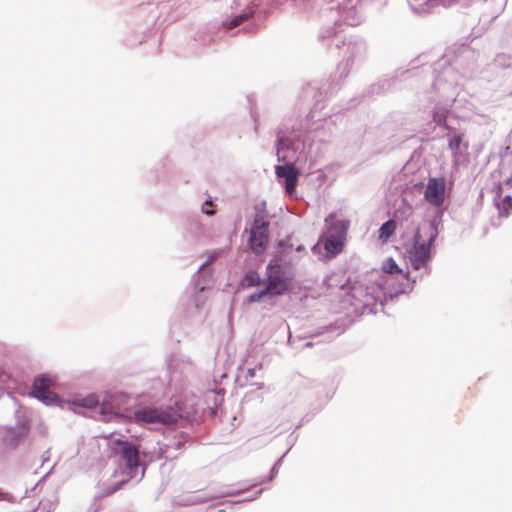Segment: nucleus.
<instances>
[{
  "mask_svg": "<svg viewBox=\"0 0 512 512\" xmlns=\"http://www.w3.org/2000/svg\"><path fill=\"white\" fill-rule=\"evenodd\" d=\"M412 208L403 205L395 212V219L384 222L379 229V238L387 240L390 238L399 223L403 229L401 236L403 246L408 254L409 262L414 270L425 268L429 273L428 261L431 258V246L438 236L437 224L430 221L422 227L418 226L412 219Z\"/></svg>",
  "mask_w": 512,
  "mask_h": 512,
  "instance_id": "nucleus-1",
  "label": "nucleus"
},
{
  "mask_svg": "<svg viewBox=\"0 0 512 512\" xmlns=\"http://www.w3.org/2000/svg\"><path fill=\"white\" fill-rule=\"evenodd\" d=\"M304 144L299 138V134L294 130L288 131L281 126L277 130L276 154L279 162L283 165L275 167L276 176L284 180L285 190L292 194L298 183L299 171L294 162L298 160L297 152Z\"/></svg>",
  "mask_w": 512,
  "mask_h": 512,
  "instance_id": "nucleus-2",
  "label": "nucleus"
},
{
  "mask_svg": "<svg viewBox=\"0 0 512 512\" xmlns=\"http://www.w3.org/2000/svg\"><path fill=\"white\" fill-rule=\"evenodd\" d=\"M448 70L443 72L442 76L436 78L433 83V90L438 95L437 103L435 104L432 116L433 121L439 127H443L447 131H454L452 124L451 107L456 99L455 87H452L446 79Z\"/></svg>",
  "mask_w": 512,
  "mask_h": 512,
  "instance_id": "nucleus-3",
  "label": "nucleus"
},
{
  "mask_svg": "<svg viewBox=\"0 0 512 512\" xmlns=\"http://www.w3.org/2000/svg\"><path fill=\"white\" fill-rule=\"evenodd\" d=\"M112 449L118 456V463L123 473L136 481L142 479L145 469L140 468V445L118 439L114 441Z\"/></svg>",
  "mask_w": 512,
  "mask_h": 512,
  "instance_id": "nucleus-4",
  "label": "nucleus"
},
{
  "mask_svg": "<svg viewBox=\"0 0 512 512\" xmlns=\"http://www.w3.org/2000/svg\"><path fill=\"white\" fill-rule=\"evenodd\" d=\"M132 421L141 426L147 425H178L186 421L177 410L172 407L156 408L142 407L136 409L129 416Z\"/></svg>",
  "mask_w": 512,
  "mask_h": 512,
  "instance_id": "nucleus-5",
  "label": "nucleus"
},
{
  "mask_svg": "<svg viewBox=\"0 0 512 512\" xmlns=\"http://www.w3.org/2000/svg\"><path fill=\"white\" fill-rule=\"evenodd\" d=\"M254 218L249 231V247L255 254L265 251L269 240V221L265 203L254 206Z\"/></svg>",
  "mask_w": 512,
  "mask_h": 512,
  "instance_id": "nucleus-6",
  "label": "nucleus"
},
{
  "mask_svg": "<svg viewBox=\"0 0 512 512\" xmlns=\"http://www.w3.org/2000/svg\"><path fill=\"white\" fill-rule=\"evenodd\" d=\"M319 37L321 39H329L331 38V43L336 47L340 48V44L342 43L346 46L347 56V64L362 62L366 59L367 56V43L365 40L361 38H353L345 44L342 41V36L338 34L336 27H328L320 32Z\"/></svg>",
  "mask_w": 512,
  "mask_h": 512,
  "instance_id": "nucleus-7",
  "label": "nucleus"
},
{
  "mask_svg": "<svg viewBox=\"0 0 512 512\" xmlns=\"http://www.w3.org/2000/svg\"><path fill=\"white\" fill-rule=\"evenodd\" d=\"M29 431L30 420L18 413L16 425L5 429L3 443L9 448H16L27 437Z\"/></svg>",
  "mask_w": 512,
  "mask_h": 512,
  "instance_id": "nucleus-8",
  "label": "nucleus"
},
{
  "mask_svg": "<svg viewBox=\"0 0 512 512\" xmlns=\"http://www.w3.org/2000/svg\"><path fill=\"white\" fill-rule=\"evenodd\" d=\"M51 385L52 379L50 377L46 375L37 376L32 385L33 396L46 405H57L59 398L56 393L49 390Z\"/></svg>",
  "mask_w": 512,
  "mask_h": 512,
  "instance_id": "nucleus-9",
  "label": "nucleus"
},
{
  "mask_svg": "<svg viewBox=\"0 0 512 512\" xmlns=\"http://www.w3.org/2000/svg\"><path fill=\"white\" fill-rule=\"evenodd\" d=\"M425 200L434 207H440L445 200V179L429 178L425 191Z\"/></svg>",
  "mask_w": 512,
  "mask_h": 512,
  "instance_id": "nucleus-10",
  "label": "nucleus"
},
{
  "mask_svg": "<svg viewBox=\"0 0 512 512\" xmlns=\"http://www.w3.org/2000/svg\"><path fill=\"white\" fill-rule=\"evenodd\" d=\"M73 406L87 409L99 408V412L102 415V419L104 421H112L114 418L119 416V412L114 410L112 407L105 404L100 405L97 396L94 394L76 399L73 401Z\"/></svg>",
  "mask_w": 512,
  "mask_h": 512,
  "instance_id": "nucleus-11",
  "label": "nucleus"
},
{
  "mask_svg": "<svg viewBox=\"0 0 512 512\" xmlns=\"http://www.w3.org/2000/svg\"><path fill=\"white\" fill-rule=\"evenodd\" d=\"M454 0H425L421 3L409 2V8L417 16H427L434 13H439L440 9L451 8V3Z\"/></svg>",
  "mask_w": 512,
  "mask_h": 512,
  "instance_id": "nucleus-12",
  "label": "nucleus"
},
{
  "mask_svg": "<svg viewBox=\"0 0 512 512\" xmlns=\"http://www.w3.org/2000/svg\"><path fill=\"white\" fill-rule=\"evenodd\" d=\"M265 289L270 296H280L288 290L287 280L279 268L268 274Z\"/></svg>",
  "mask_w": 512,
  "mask_h": 512,
  "instance_id": "nucleus-13",
  "label": "nucleus"
},
{
  "mask_svg": "<svg viewBox=\"0 0 512 512\" xmlns=\"http://www.w3.org/2000/svg\"><path fill=\"white\" fill-rule=\"evenodd\" d=\"M325 226L327 227L328 236L346 240L350 222L346 219L339 220L335 214H330L325 219Z\"/></svg>",
  "mask_w": 512,
  "mask_h": 512,
  "instance_id": "nucleus-14",
  "label": "nucleus"
},
{
  "mask_svg": "<svg viewBox=\"0 0 512 512\" xmlns=\"http://www.w3.org/2000/svg\"><path fill=\"white\" fill-rule=\"evenodd\" d=\"M333 90L334 87H332L330 84L328 86L326 84H323L322 86L319 87L314 86L312 84H308L306 87H304L305 96H313V98H315V103L311 111L312 118H314V114L317 110H321L323 108V105L321 104L322 99L326 97L329 93H332Z\"/></svg>",
  "mask_w": 512,
  "mask_h": 512,
  "instance_id": "nucleus-15",
  "label": "nucleus"
},
{
  "mask_svg": "<svg viewBox=\"0 0 512 512\" xmlns=\"http://www.w3.org/2000/svg\"><path fill=\"white\" fill-rule=\"evenodd\" d=\"M225 391L223 388L209 389L205 393V402L212 409L213 413L223 403Z\"/></svg>",
  "mask_w": 512,
  "mask_h": 512,
  "instance_id": "nucleus-16",
  "label": "nucleus"
},
{
  "mask_svg": "<svg viewBox=\"0 0 512 512\" xmlns=\"http://www.w3.org/2000/svg\"><path fill=\"white\" fill-rule=\"evenodd\" d=\"M346 327L343 321H336L322 328L318 335H327L326 340L330 341L335 337L341 335Z\"/></svg>",
  "mask_w": 512,
  "mask_h": 512,
  "instance_id": "nucleus-17",
  "label": "nucleus"
},
{
  "mask_svg": "<svg viewBox=\"0 0 512 512\" xmlns=\"http://www.w3.org/2000/svg\"><path fill=\"white\" fill-rule=\"evenodd\" d=\"M344 244L345 240L327 235L324 241V248L331 256H336L342 252Z\"/></svg>",
  "mask_w": 512,
  "mask_h": 512,
  "instance_id": "nucleus-18",
  "label": "nucleus"
},
{
  "mask_svg": "<svg viewBox=\"0 0 512 512\" xmlns=\"http://www.w3.org/2000/svg\"><path fill=\"white\" fill-rule=\"evenodd\" d=\"M498 198H501V193L497 192V195L494 199L495 205L499 211L500 216H508L512 213V197L510 195H505L499 201Z\"/></svg>",
  "mask_w": 512,
  "mask_h": 512,
  "instance_id": "nucleus-19",
  "label": "nucleus"
},
{
  "mask_svg": "<svg viewBox=\"0 0 512 512\" xmlns=\"http://www.w3.org/2000/svg\"><path fill=\"white\" fill-rule=\"evenodd\" d=\"M447 136L449 149L454 153L459 152L463 133L454 126V131H448Z\"/></svg>",
  "mask_w": 512,
  "mask_h": 512,
  "instance_id": "nucleus-20",
  "label": "nucleus"
},
{
  "mask_svg": "<svg viewBox=\"0 0 512 512\" xmlns=\"http://www.w3.org/2000/svg\"><path fill=\"white\" fill-rule=\"evenodd\" d=\"M405 279L407 280L406 283H400L397 287L393 288L389 291V297L392 299L394 296H397L399 294L409 293L413 289V284L416 282V280H412L410 282L409 273L404 274Z\"/></svg>",
  "mask_w": 512,
  "mask_h": 512,
  "instance_id": "nucleus-21",
  "label": "nucleus"
},
{
  "mask_svg": "<svg viewBox=\"0 0 512 512\" xmlns=\"http://www.w3.org/2000/svg\"><path fill=\"white\" fill-rule=\"evenodd\" d=\"M262 279L256 271H248L245 273L242 281L244 287H255L262 284Z\"/></svg>",
  "mask_w": 512,
  "mask_h": 512,
  "instance_id": "nucleus-22",
  "label": "nucleus"
},
{
  "mask_svg": "<svg viewBox=\"0 0 512 512\" xmlns=\"http://www.w3.org/2000/svg\"><path fill=\"white\" fill-rule=\"evenodd\" d=\"M210 262V260L204 262L198 269V271L194 275V282H195V289L199 292L203 291L205 289V284L207 283V277L203 273L201 274V271L204 269V267Z\"/></svg>",
  "mask_w": 512,
  "mask_h": 512,
  "instance_id": "nucleus-23",
  "label": "nucleus"
},
{
  "mask_svg": "<svg viewBox=\"0 0 512 512\" xmlns=\"http://www.w3.org/2000/svg\"><path fill=\"white\" fill-rule=\"evenodd\" d=\"M253 15V12L251 10L245 11L237 16H235L233 19L228 21L226 23L227 29H233L239 25H241L243 22L248 20Z\"/></svg>",
  "mask_w": 512,
  "mask_h": 512,
  "instance_id": "nucleus-24",
  "label": "nucleus"
},
{
  "mask_svg": "<svg viewBox=\"0 0 512 512\" xmlns=\"http://www.w3.org/2000/svg\"><path fill=\"white\" fill-rule=\"evenodd\" d=\"M382 270L386 274H401L403 271L393 258H388L382 265Z\"/></svg>",
  "mask_w": 512,
  "mask_h": 512,
  "instance_id": "nucleus-25",
  "label": "nucleus"
},
{
  "mask_svg": "<svg viewBox=\"0 0 512 512\" xmlns=\"http://www.w3.org/2000/svg\"><path fill=\"white\" fill-rule=\"evenodd\" d=\"M495 63L503 68L512 67V56L505 53L497 54L495 57Z\"/></svg>",
  "mask_w": 512,
  "mask_h": 512,
  "instance_id": "nucleus-26",
  "label": "nucleus"
},
{
  "mask_svg": "<svg viewBox=\"0 0 512 512\" xmlns=\"http://www.w3.org/2000/svg\"><path fill=\"white\" fill-rule=\"evenodd\" d=\"M267 296H270V295L266 291V289L264 288V289H262L260 291H257V292H254V293L250 294L247 297V299H246V303L251 304V303L260 302V301H262Z\"/></svg>",
  "mask_w": 512,
  "mask_h": 512,
  "instance_id": "nucleus-27",
  "label": "nucleus"
},
{
  "mask_svg": "<svg viewBox=\"0 0 512 512\" xmlns=\"http://www.w3.org/2000/svg\"><path fill=\"white\" fill-rule=\"evenodd\" d=\"M285 454H283L276 462L275 464L272 466L271 470H270V475L268 477V481H272L278 474V471H279V467L282 463V460L284 458Z\"/></svg>",
  "mask_w": 512,
  "mask_h": 512,
  "instance_id": "nucleus-28",
  "label": "nucleus"
},
{
  "mask_svg": "<svg viewBox=\"0 0 512 512\" xmlns=\"http://www.w3.org/2000/svg\"><path fill=\"white\" fill-rule=\"evenodd\" d=\"M0 501H5L8 503H16V497L13 494H11L9 492H5L2 489H0Z\"/></svg>",
  "mask_w": 512,
  "mask_h": 512,
  "instance_id": "nucleus-29",
  "label": "nucleus"
},
{
  "mask_svg": "<svg viewBox=\"0 0 512 512\" xmlns=\"http://www.w3.org/2000/svg\"><path fill=\"white\" fill-rule=\"evenodd\" d=\"M474 0H454L453 3H451V8L455 6H459L461 8H468Z\"/></svg>",
  "mask_w": 512,
  "mask_h": 512,
  "instance_id": "nucleus-30",
  "label": "nucleus"
},
{
  "mask_svg": "<svg viewBox=\"0 0 512 512\" xmlns=\"http://www.w3.org/2000/svg\"><path fill=\"white\" fill-rule=\"evenodd\" d=\"M476 70V64L473 62L463 70L464 77H471Z\"/></svg>",
  "mask_w": 512,
  "mask_h": 512,
  "instance_id": "nucleus-31",
  "label": "nucleus"
},
{
  "mask_svg": "<svg viewBox=\"0 0 512 512\" xmlns=\"http://www.w3.org/2000/svg\"><path fill=\"white\" fill-rule=\"evenodd\" d=\"M182 445H183V441L178 439V440H174L170 443L165 444V447L166 448L174 447L175 449H181Z\"/></svg>",
  "mask_w": 512,
  "mask_h": 512,
  "instance_id": "nucleus-32",
  "label": "nucleus"
},
{
  "mask_svg": "<svg viewBox=\"0 0 512 512\" xmlns=\"http://www.w3.org/2000/svg\"><path fill=\"white\" fill-rule=\"evenodd\" d=\"M212 202L210 200H206L205 203H204V206L202 207V212L208 216H211L214 214V210H210V208H205V206L207 205H211Z\"/></svg>",
  "mask_w": 512,
  "mask_h": 512,
  "instance_id": "nucleus-33",
  "label": "nucleus"
},
{
  "mask_svg": "<svg viewBox=\"0 0 512 512\" xmlns=\"http://www.w3.org/2000/svg\"><path fill=\"white\" fill-rule=\"evenodd\" d=\"M473 55V52L469 48H464L462 51V56L465 58H469Z\"/></svg>",
  "mask_w": 512,
  "mask_h": 512,
  "instance_id": "nucleus-34",
  "label": "nucleus"
},
{
  "mask_svg": "<svg viewBox=\"0 0 512 512\" xmlns=\"http://www.w3.org/2000/svg\"><path fill=\"white\" fill-rule=\"evenodd\" d=\"M256 375V368H248L247 369V376L250 378L255 377Z\"/></svg>",
  "mask_w": 512,
  "mask_h": 512,
  "instance_id": "nucleus-35",
  "label": "nucleus"
},
{
  "mask_svg": "<svg viewBox=\"0 0 512 512\" xmlns=\"http://www.w3.org/2000/svg\"><path fill=\"white\" fill-rule=\"evenodd\" d=\"M361 292H362L361 288L358 289V288L354 287L351 292V297L356 299L357 293H361Z\"/></svg>",
  "mask_w": 512,
  "mask_h": 512,
  "instance_id": "nucleus-36",
  "label": "nucleus"
},
{
  "mask_svg": "<svg viewBox=\"0 0 512 512\" xmlns=\"http://www.w3.org/2000/svg\"><path fill=\"white\" fill-rule=\"evenodd\" d=\"M377 299H379V293L376 295L374 292H372L371 293V304H375Z\"/></svg>",
  "mask_w": 512,
  "mask_h": 512,
  "instance_id": "nucleus-37",
  "label": "nucleus"
},
{
  "mask_svg": "<svg viewBox=\"0 0 512 512\" xmlns=\"http://www.w3.org/2000/svg\"><path fill=\"white\" fill-rule=\"evenodd\" d=\"M262 491H263V489H259V490L256 492V494H255V496H254V497H252V498H248L247 500H253V499L257 498V497L262 493Z\"/></svg>",
  "mask_w": 512,
  "mask_h": 512,
  "instance_id": "nucleus-38",
  "label": "nucleus"
},
{
  "mask_svg": "<svg viewBox=\"0 0 512 512\" xmlns=\"http://www.w3.org/2000/svg\"><path fill=\"white\" fill-rule=\"evenodd\" d=\"M504 182H505L506 185L512 186V177H509V178L505 179Z\"/></svg>",
  "mask_w": 512,
  "mask_h": 512,
  "instance_id": "nucleus-39",
  "label": "nucleus"
},
{
  "mask_svg": "<svg viewBox=\"0 0 512 512\" xmlns=\"http://www.w3.org/2000/svg\"><path fill=\"white\" fill-rule=\"evenodd\" d=\"M304 346L305 347H312L313 346V342L307 341V342L304 343Z\"/></svg>",
  "mask_w": 512,
  "mask_h": 512,
  "instance_id": "nucleus-40",
  "label": "nucleus"
},
{
  "mask_svg": "<svg viewBox=\"0 0 512 512\" xmlns=\"http://www.w3.org/2000/svg\"><path fill=\"white\" fill-rule=\"evenodd\" d=\"M304 250V247L302 245H299L297 248H296V251H302Z\"/></svg>",
  "mask_w": 512,
  "mask_h": 512,
  "instance_id": "nucleus-41",
  "label": "nucleus"
},
{
  "mask_svg": "<svg viewBox=\"0 0 512 512\" xmlns=\"http://www.w3.org/2000/svg\"><path fill=\"white\" fill-rule=\"evenodd\" d=\"M240 492H228L226 493L225 495H235V494H239Z\"/></svg>",
  "mask_w": 512,
  "mask_h": 512,
  "instance_id": "nucleus-42",
  "label": "nucleus"
},
{
  "mask_svg": "<svg viewBox=\"0 0 512 512\" xmlns=\"http://www.w3.org/2000/svg\"><path fill=\"white\" fill-rule=\"evenodd\" d=\"M198 502H201V500H199V499H193V500H191V503H198Z\"/></svg>",
  "mask_w": 512,
  "mask_h": 512,
  "instance_id": "nucleus-43",
  "label": "nucleus"
},
{
  "mask_svg": "<svg viewBox=\"0 0 512 512\" xmlns=\"http://www.w3.org/2000/svg\"><path fill=\"white\" fill-rule=\"evenodd\" d=\"M367 306H368L367 303H364L363 308L366 309Z\"/></svg>",
  "mask_w": 512,
  "mask_h": 512,
  "instance_id": "nucleus-44",
  "label": "nucleus"
}]
</instances>
